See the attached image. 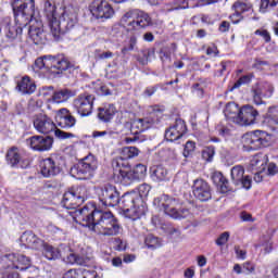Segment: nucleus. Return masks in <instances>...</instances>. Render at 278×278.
Listing matches in <instances>:
<instances>
[{
	"mask_svg": "<svg viewBox=\"0 0 278 278\" xmlns=\"http://www.w3.org/2000/svg\"><path fill=\"white\" fill-rule=\"evenodd\" d=\"M76 218L83 227H88L98 236H118L121 233V225L112 212H103L97 208L90 211L88 206L78 208L75 212Z\"/></svg>",
	"mask_w": 278,
	"mask_h": 278,
	"instance_id": "f257e3e1",
	"label": "nucleus"
},
{
	"mask_svg": "<svg viewBox=\"0 0 278 278\" xmlns=\"http://www.w3.org/2000/svg\"><path fill=\"white\" fill-rule=\"evenodd\" d=\"M15 25L12 26V17L1 18V26L4 28L9 40H16L23 34V27L29 25L34 14H36V0H12L11 2Z\"/></svg>",
	"mask_w": 278,
	"mask_h": 278,
	"instance_id": "f03ea898",
	"label": "nucleus"
},
{
	"mask_svg": "<svg viewBox=\"0 0 278 278\" xmlns=\"http://www.w3.org/2000/svg\"><path fill=\"white\" fill-rule=\"evenodd\" d=\"M152 25L151 16L149 14L132 10L128 11L121 18V25H115L112 29L113 36H118V34H123L125 31V27L127 31H139V29H144V27H149Z\"/></svg>",
	"mask_w": 278,
	"mask_h": 278,
	"instance_id": "7ed1b4c3",
	"label": "nucleus"
},
{
	"mask_svg": "<svg viewBox=\"0 0 278 278\" xmlns=\"http://www.w3.org/2000/svg\"><path fill=\"white\" fill-rule=\"evenodd\" d=\"M71 68V62L64 58V55H45L38 58L35 61V71H41L43 75L47 73H53L54 75H60V73H64V71H68Z\"/></svg>",
	"mask_w": 278,
	"mask_h": 278,
	"instance_id": "20e7f679",
	"label": "nucleus"
},
{
	"mask_svg": "<svg viewBox=\"0 0 278 278\" xmlns=\"http://www.w3.org/2000/svg\"><path fill=\"white\" fill-rule=\"evenodd\" d=\"M153 203L154 205H156V207L163 210L165 214H167V216H170V218L181 220V218L192 217V213H190V210L186 207L177 208L179 207V205H181V202L177 198H170L166 194H163L155 198Z\"/></svg>",
	"mask_w": 278,
	"mask_h": 278,
	"instance_id": "39448f33",
	"label": "nucleus"
},
{
	"mask_svg": "<svg viewBox=\"0 0 278 278\" xmlns=\"http://www.w3.org/2000/svg\"><path fill=\"white\" fill-rule=\"evenodd\" d=\"M33 125L38 134L47 135L51 134V131H54V136L59 140H68V138H75L73 132H66L58 129V127H55V123H53V119L43 113L36 114L33 117Z\"/></svg>",
	"mask_w": 278,
	"mask_h": 278,
	"instance_id": "423d86ee",
	"label": "nucleus"
},
{
	"mask_svg": "<svg viewBox=\"0 0 278 278\" xmlns=\"http://www.w3.org/2000/svg\"><path fill=\"white\" fill-rule=\"evenodd\" d=\"M77 23V13L75 11H65L60 20H52L50 22V34L54 40H62V36L66 31H71Z\"/></svg>",
	"mask_w": 278,
	"mask_h": 278,
	"instance_id": "0eeeda50",
	"label": "nucleus"
},
{
	"mask_svg": "<svg viewBox=\"0 0 278 278\" xmlns=\"http://www.w3.org/2000/svg\"><path fill=\"white\" fill-rule=\"evenodd\" d=\"M121 201L124 213L131 220H138V218L144 216V204H142L143 201L137 193H126L122 197Z\"/></svg>",
	"mask_w": 278,
	"mask_h": 278,
	"instance_id": "6e6552de",
	"label": "nucleus"
},
{
	"mask_svg": "<svg viewBox=\"0 0 278 278\" xmlns=\"http://www.w3.org/2000/svg\"><path fill=\"white\" fill-rule=\"evenodd\" d=\"M97 168V159L94 155L89 154L71 168V174L77 179H90V177L94 176Z\"/></svg>",
	"mask_w": 278,
	"mask_h": 278,
	"instance_id": "1a4fd4ad",
	"label": "nucleus"
},
{
	"mask_svg": "<svg viewBox=\"0 0 278 278\" xmlns=\"http://www.w3.org/2000/svg\"><path fill=\"white\" fill-rule=\"evenodd\" d=\"M271 140L270 134L264 130H254L243 136V147L251 151H257V149L270 147Z\"/></svg>",
	"mask_w": 278,
	"mask_h": 278,
	"instance_id": "9d476101",
	"label": "nucleus"
},
{
	"mask_svg": "<svg viewBox=\"0 0 278 278\" xmlns=\"http://www.w3.org/2000/svg\"><path fill=\"white\" fill-rule=\"evenodd\" d=\"M88 191L85 186H74L63 195V207L75 210L86 201Z\"/></svg>",
	"mask_w": 278,
	"mask_h": 278,
	"instance_id": "9b49d317",
	"label": "nucleus"
},
{
	"mask_svg": "<svg viewBox=\"0 0 278 278\" xmlns=\"http://www.w3.org/2000/svg\"><path fill=\"white\" fill-rule=\"evenodd\" d=\"M1 263L4 264V268L11 270H27L31 267V258L21 253H11L2 257Z\"/></svg>",
	"mask_w": 278,
	"mask_h": 278,
	"instance_id": "f8f14e48",
	"label": "nucleus"
},
{
	"mask_svg": "<svg viewBox=\"0 0 278 278\" xmlns=\"http://www.w3.org/2000/svg\"><path fill=\"white\" fill-rule=\"evenodd\" d=\"M73 108L79 116H90L94 110V96L88 92L78 94L73 101Z\"/></svg>",
	"mask_w": 278,
	"mask_h": 278,
	"instance_id": "ddd939ff",
	"label": "nucleus"
},
{
	"mask_svg": "<svg viewBox=\"0 0 278 278\" xmlns=\"http://www.w3.org/2000/svg\"><path fill=\"white\" fill-rule=\"evenodd\" d=\"M99 201L102 202V205L105 207H115L121 203V194L116 187L112 185H104L102 188L98 189Z\"/></svg>",
	"mask_w": 278,
	"mask_h": 278,
	"instance_id": "4468645a",
	"label": "nucleus"
},
{
	"mask_svg": "<svg viewBox=\"0 0 278 278\" xmlns=\"http://www.w3.org/2000/svg\"><path fill=\"white\" fill-rule=\"evenodd\" d=\"M89 12L94 18H112L114 16V9L106 0H93L89 4Z\"/></svg>",
	"mask_w": 278,
	"mask_h": 278,
	"instance_id": "2eb2a0df",
	"label": "nucleus"
},
{
	"mask_svg": "<svg viewBox=\"0 0 278 278\" xmlns=\"http://www.w3.org/2000/svg\"><path fill=\"white\" fill-rule=\"evenodd\" d=\"M153 123L154 121L151 117L134 119L130 125V134H132L135 137H126L125 142L127 144L136 142V140H138V134H142V131L151 129V127H153Z\"/></svg>",
	"mask_w": 278,
	"mask_h": 278,
	"instance_id": "dca6fc26",
	"label": "nucleus"
},
{
	"mask_svg": "<svg viewBox=\"0 0 278 278\" xmlns=\"http://www.w3.org/2000/svg\"><path fill=\"white\" fill-rule=\"evenodd\" d=\"M61 157L50 156L45 159L40 163V173L42 177H55L62 173V167L60 166Z\"/></svg>",
	"mask_w": 278,
	"mask_h": 278,
	"instance_id": "f3484780",
	"label": "nucleus"
},
{
	"mask_svg": "<svg viewBox=\"0 0 278 278\" xmlns=\"http://www.w3.org/2000/svg\"><path fill=\"white\" fill-rule=\"evenodd\" d=\"M187 131L188 126H186V122L181 118H177L175 123L165 130V139L168 140V142H175V140L184 138Z\"/></svg>",
	"mask_w": 278,
	"mask_h": 278,
	"instance_id": "a211bd4d",
	"label": "nucleus"
},
{
	"mask_svg": "<svg viewBox=\"0 0 278 278\" xmlns=\"http://www.w3.org/2000/svg\"><path fill=\"white\" fill-rule=\"evenodd\" d=\"M231 181L235 186H240L245 190H251V184L253 180L250 176L244 175V167L242 165H236L230 170Z\"/></svg>",
	"mask_w": 278,
	"mask_h": 278,
	"instance_id": "6ab92c4d",
	"label": "nucleus"
},
{
	"mask_svg": "<svg viewBox=\"0 0 278 278\" xmlns=\"http://www.w3.org/2000/svg\"><path fill=\"white\" fill-rule=\"evenodd\" d=\"M29 29H28V36L33 40L35 45H42L45 42L46 36H45V29L42 28V21L30 17Z\"/></svg>",
	"mask_w": 278,
	"mask_h": 278,
	"instance_id": "aec40b11",
	"label": "nucleus"
},
{
	"mask_svg": "<svg viewBox=\"0 0 278 278\" xmlns=\"http://www.w3.org/2000/svg\"><path fill=\"white\" fill-rule=\"evenodd\" d=\"M193 197L198 199V201H210L212 199V189L210 188V184L203 179H195L192 186Z\"/></svg>",
	"mask_w": 278,
	"mask_h": 278,
	"instance_id": "412c9836",
	"label": "nucleus"
},
{
	"mask_svg": "<svg viewBox=\"0 0 278 278\" xmlns=\"http://www.w3.org/2000/svg\"><path fill=\"white\" fill-rule=\"evenodd\" d=\"M273 92H275V87L270 83H264L252 89L253 102L255 105H262L264 103L263 99H270Z\"/></svg>",
	"mask_w": 278,
	"mask_h": 278,
	"instance_id": "4be33fe9",
	"label": "nucleus"
},
{
	"mask_svg": "<svg viewBox=\"0 0 278 278\" xmlns=\"http://www.w3.org/2000/svg\"><path fill=\"white\" fill-rule=\"evenodd\" d=\"M27 143L33 151H50V149L53 147V138L49 136L45 137L36 135L27 139Z\"/></svg>",
	"mask_w": 278,
	"mask_h": 278,
	"instance_id": "5701e85b",
	"label": "nucleus"
},
{
	"mask_svg": "<svg viewBox=\"0 0 278 278\" xmlns=\"http://www.w3.org/2000/svg\"><path fill=\"white\" fill-rule=\"evenodd\" d=\"M257 116H260V113L257 112V110H255V108L251 105H244L240 109L238 125H241V126L255 125V121H257Z\"/></svg>",
	"mask_w": 278,
	"mask_h": 278,
	"instance_id": "b1692460",
	"label": "nucleus"
},
{
	"mask_svg": "<svg viewBox=\"0 0 278 278\" xmlns=\"http://www.w3.org/2000/svg\"><path fill=\"white\" fill-rule=\"evenodd\" d=\"M56 123L62 129H71V127H75L77 119L68 113V110L62 109L61 114L56 116Z\"/></svg>",
	"mask_w": 278,
	"mask_h": 278,
	"instance_id": "393cba45",
	"label": "nucleus"
},
{
	"mask_svg": "<svg viewBox=\"0 0 278 278\" xmlns=\"http://www.w3.org/2000/svg\"><path fill=\"white\" fill-rule=\"evenodd\" d=\"M15 88L21 94H34L36 92V83L29 76H23L17 80Z\"/></svg>",
	"mask_w": 278,
	"mask_h": 278,
	"instance_id": "a878e982",
	"label": "nucleus"
},
{
	"mask_svg": "<svg viewBox=\"0 0 278 278\" xmlns=\"http://www.w3.org/2000/svg\"><path fill=\"white\" fill-rule=\"evenodd\" d=\"M116 114V106L114 104H103L98 108V118L102 123H110Z\"/></svg>",
	"mask_w": 278,
	"mask_h": 278,
	"instance_id": "bb28decb",
	"label": "nucleus"
},
{
	"mask_svg": "<svg viewBox=\"0 0 278 278\" xmlns=\"http://www.w3.org/2000/svg\"><path fill=\"white\" fill-rule=\"evenodd\" d=\"M266 164H268V155L264 153H257L250 160V168L251 170H266Z\"/></svg>",
	"mask_w": 278,
	"mask_h": 278,
	"instance_id": "cd10ccee",
	"label": "nucleus"
},
{
	"mask_svg": "<svg viewBox=\"0 0 278 278\" xmlns=\"http://www.w3.org/2000/svg\"><path fill=\"white\" fill-rule=\"evenodd\" d=\"M113 179L116 184H122V186H129L131 181L136 180L132 170H125L114 174Z\"/></svg>",
	"mask_w": 278,
	"mask_h": 278,
	"instance_id": "c85d7f7f",
	"label": "nucleus"
},
{
	"mask_svg": "<svg viewBox=\"0 0 278 278\" xmlns=\"http://www.w3.org/2000/svg\"><path fill=\"white\" fill-rule=\"evenodd\" d=\"M7 163L9 166H12V168L18 166L21 164V161L23 160V155L21 154V151L18 148L13 147L7 152Z\"/></svg>",
	"mask_w": 278,
	"mask_h": 278,
	"instance_id": "c756f323",
	"label": "nucleus"
},
{
	"mask_svg": "<svg viewBox=\"0 0 278 278\" xmlns=\"http://www.w3.org/2000/svg\"><path fill=\"white\" fill-rule=\"evenodd\" d=\"M224 114L226 118H228V121H232V123H236L238 125V118H240V108L238 106V104L229 102L226 105Z\"/></svg>",
	"mask_w": 278,
	"mask_h": 278,
	"instance_id": "7c9ffc66",
	"label": "nucleus"
},
{
	"mask_svg": "<svg viewBox=\"0 0 278 278\" xmlns=\"http://www.w3.org/2000/svg\"><path fill=\"white\" fill-rule=\"evenodd\" d=\"M42 255L46 260L50 262H54L55 260H60L62 257V253L60 252L59 248H55L46 242V245L42 248Z\"/></svg>",
	"mask_w": 278,
	"mask_h": 278,
	"instance_id": "2f4dec72",
	"label": "nucleus"
},
{
	"mask_svg": "<svg viewBox=\"0 0 278 278\" xmlns=\"http://www.w3.org/2000/svg\"><path fill=\"white\" fill-rule=\"evenodd\" d=\"M112 168H113V177L117 175V173H122L125 168H129V161L125 159L122 154L121 156H116L112 160Z\"/></svg>",
	"mask_w": 278,
	"mask_h": 278,
	"instance_id": "473e14b6",
	"label": "nucleus"
},
{
	"mask_svg": "<svg viewBox=\"0 0 278 278\" xmlns=\"http://www.w3.org/2000/svg\"><path fill=\"white\" fill-rule=\"evenodd\" d=\"M264 123L271 127L274 131H278V109L277 108H269Z\"/></svg>",
	"mask_w": 278,
	"mask_h": 278,
	"instance_id": "72a5a7b5",
	"label": "nucleus"
},
{
	"mask_svg": "<svg viewBox=\"0 0 278 278\" xmlns=\"http://www.w3.org/2000/svg\"><path fill=\"white\" fill-rule=\"evenodd\" d=\"M166 175H168V170L162 165L151 168V177L153 181H164V179H166Z\"/></svg>",
	"mask_w": 278,
	"mask_h": 278,
	"instance_id": "f704fd0d",
	"label": "nucleus"
},
{
	"mask_svg": "<svg viewBox=\"0 0 278 278\" xmlns=\"http://www.w3.org/2000/svg\"><path fill=\"white\" fill-rule=\"evenodd\" d=\"M71 97H72L71 90L63 89V90L54 91L52 96V101L53 103H64L68 101Z\"/></svg>",
	"mask_w": 278,
	"mask_h": 278,
	"instance_id": "c9c22d12",
	"label": "nucleus"
},
{
	"mask_svg": "<svg viewBox=\"0 0 278 278\" xmlns=\"http://www.w3.org/2000/svg\"><path fill=\"white\" fill-rule=\"evenodd\" d=\"M232 10H238L241 14H244L247 12H253V3L251 1H236L232 7Z\"/></svg>",
	"mask_w": 278,
	"mask_h": 278,
	"instance_id": "e433bc0d",
	"label": "nucleus"
},
{
	"mask_svg": "<svg viewBox=\"0 0 278 278\" xmlns=\"http://www.w3.org/2000/svg\"><path fill=\"white\" fill-rule=\"evenodd\" d=\"M65 262L67 264H77L78 266H89V262L90 260L88 258H85L83 256H78L76 255L75 253H70L67 256H66V260Z\"/></svg>",
	"mask_w": 278,
	"mask_h": 278,
	"instance_id": "4c0bfd02",
	"label": "nucleus"
},
{
	"mask_svg": "<svg viewBox=\"0 0 278 278\" xmlns=\"http://www.w3.org/2000/svg\"><path fill=\"white\" fill-rule=\"evenodd\" d=\"M144 244L148 249L155 251V249H160V247H162V240L153 235H148L144 239Z\"/></svg>",
	"mask_w": 278,
	"mask_h": 278,
	"instance_id": "58836bf2",
	"label": "nucleus"
},
{
	"mask_svg": "<svg viewBox=\"0 0 278 278\" xmlns=\"http://www.w3.org/2000/svg\"><path fill=\"white\" fill-rule=\"evenodd\" d=\"M45 13L49 21V27H51V21H58V17L55 16V5L51 3V1H46Z\"/></svg>",
	"mask_w": 278,
	"mask_h": 278,
	"instance_id": "ea45409f",
	"label": "nucleus"
},
{
	"mask_svg": "<svg viewBox=\"0 0 278 278\" xmlns=\"http://www.w3.org/2000/svg\"><path fill=\"white\" fill-rule=\"evenodd\" d=\"M214 181H217V186H219L220 191L223 193L229 192V180L223 176V174H217L214 176Z\"/></svg>",
	"mask_w": 278,
	"mask_h": 278,
	"instance_id": "a19ab883",
	"label": "nucleus"
},
{
	"mask_svg": "<svg viewBox=\"0 0 278 278\" xmlns=\"http://www.w3.org/2000/svg\"><path fill=\"white\" fill-rule=\"evenodd\" d=\"M122 155L128 161L140 155V150L136 147H126L122 150Z\"/></svg>",
	"mask_w": 278,
	"mask_h": 278,
	"instance_id": "79ce46f5",
	"label": "nucleus"
},
{
	"mask_svg": "<svg viewBox=\"0 0 278 278\" xmlns=\"http://www.w3.org/2000/svg\"><path fill=\"white\" fill-rule=\"evenodd\" d=\"M132 170L135 179H144L147 177V166L142 164H137Z\"/></svg>",
	"mask_w": 278,
	"mask_h": 278,
	"instance_id": "37998d69",
	"label": "nucleus"
},
{
	"mask_svg": "<svg viewBox=\"0 0 278 278\" xmlns=\"http://www.w3.org/2000/svg\"><path fill=\"white\" fill-rule=\"evenodd\" d=\"M195 149H197V143L194 141L188 140L185 143V148H184V151H182L184 157H192V155L194 154Z\"/></svg>",
	"mask_w": 278,
	"mask_h": 278,
	"instance_id": "c03bdc74",
	"label": "nucleus"
},
{
	"mask_svg": "<svg viewBox=\"0 0 278 278\" xmlns=\"http://www.w3.org/2000/svg\"><path fill=\"white\" fill-rule=\"evenodd\" d=\"M36 237V235L31 231H25L22 236H21V242L22 244H24V247H26L27 249H29L31 247V243L34 242V238Z\"/></svg>",
	"mask_w": 278,
	"mask_h": 278,
	"instance_id": "a18cd8bd",
	"label": "nucleus"
},
{
	"mask_svg": "<svg viewBox=\"0 0 278 278\" xmlns=\"http://www.w3.org/2000/svg\"><path fill=\"white\" fill-rule=\"evenodd\" d=\"M214 155H216V148H214L213 146H208L202 151V157L206 162H212V160H214Z\"/></svg>",
	"mask_w": 278,
	"mask_h": 278,
	"instance_id": "49530a36",
	"label": "nucleus"
},
{
	"mask_svg": "<svg viewBox=\"0 0 278 278\" xmlns=\"http://www.w3.org/2000/svg\"><path fill=\"white\" fill-rule=\"evenodd\" d=\"M251 79H253V75H244L241 76L230 88L231 91L236 90V88H240V86H244V84H251Z\"/></svg>",
	"mask_w": 278,
	"mask_h": 278,
	"instance_id": "de8ad7c7",
	"label": "nucleus"
},
{
	"mask_svg": "<svg viewBox=\"0 0 278 278\" xmlns=\"http://www.w3.org/2000/svg\"><path fill=\"white\" fill-rule=\"evenodd\" d=\"M136 45H138V38H136V36H131L128 45L122 49L123 55H127L128 51H134V49H136Z\"/></svg>",
	"mask_w": 278,
	"mask_h": 278,
	"instance_id": "09e8293b",
	"label": "nucleus"
},
{
	"mask_svg": "<svg viewBox=\"0 0 278 278\" xmlns=\"http://www.w3.org/2000/svg\"><path fill=\"white\" fill-rule=\"evenodd\" d=\"M139 199H147L149 197V192H151V185L144 182L138 187Z\"/></svg>",
	"mask_w": 278,
	"mask_h": 278,
	"instance_id": "8fccbe9b",
	"label": "nucleus"
},
{
	"mask_svg": "<svg viewBox=\"0 0 278 278\" xmlns=\"http://www.w3.org/2000/svg\"><path fill=\"white\" fill-rule=\"evenodd\" d=\"M46 244L47 242H45V240L38 238V236L35 235L29 249H34L35 251H41Z\"/></svg>",
	"mask_w": 278,
	"mask_h": 278,
	"instance_id": "3c124183",
	"label": "nucleus"
},
{
	"mask_svg": "<svg viewBox=\"0 0 278 278\" xmlns=\"http://www.w3.org/2000/svg\"><path fill=\"white\" fill-rule=\"evenodd\" d=\"M278 0H261V12H266L269 8H277Z\"/></svg>",
	"mask_w": 278,
	"mask_h": 278,
	"instance_id": "603ef678",
	"label": "nucleus"
},
{
	"mask_svg": "<svg viewBox=\"0 0 278 278\" xmlns=\"http://www.w3.org/2000/svg\"><path fill=\"white\" fill-rule=\"evenodd\" d=\"M115 134L116 132L112 130H103V131L94 130L92 132V138H114Z\"/></svg>",
	"mask_w": 278,
	"mask_h": 278,
	"instance_id": "864d4df0",
	"label": "nucleus"
},
{
	"mask_svg": "<svg viewBox=\"0 0 278 278\" xmlns=\"http://www.w3.org/2000/svg\"><path fill=\"white\" fill-rule=\"evenodd\" d=\"M176 7L172 9H167V12H173V10H188L190 7L188 5V0H176L174 2Z\"/></svg>",
	"mask_w": 278,
	"mask_h": 278,
	"instance_id": "5fc2aeb1",
	"label": "nucleus"
},
{
	"mask_svg": "<svg viewBox=\"0 0 278 278\" xmlns=\"http://www.w3.org/2000/svg\"><path fill=\"white\" fill-rule=\"evenodd\" d=\"M77 270L79 273L78 278H97L96 271H90L86 268H78Z\"/></svg>",
	"mask_w": 278,
	"mask_h": 278,
	"instance_id": "6e6d98bb",
	"label": "nucleus"
},
{
	"mask_svg": "<svg viewBox=\"0 0 278 278\" xmlns=\"http://www.w3.org/2000/svg\"><path fill=\"white\" fill-rule=\"evenodd\" d=\"M242 268L245 275H252V273H255V265L251 262L243 263Z\"/></svg>",
	"mask_w": 278,
	"mask_h": 278,
	"instance_id": "4d7b16f0",
	"label": "nucleus"
},
{
	"mask_svg": "<svg viewBox=\"0 0 278 278\" xmlns=\"http://www.w3.org/2000/svg\"><path fill=\"white\" fill-rule=\"evenodd\" d=\"M229 240V232H223L216 240L217 247H223L224 244H227Z\"/></svg>",
	"mask_w": 278,
	"mask_h": 278,
	"instance_id": "13d9d810",
	"label": "nucleus"
},
{
	"mask_svg": "<svg viewBox=\"0 0 278 278\" xmlns=\"http://www.w3.org/2000/svg\"><path fill=\"white\" fill-rule=\"evenodd\" d=\"M235 13H232L229 18L232 23L238 24L240 21H242L243 16L238 10H233Z\"/></svg>",
	"mask_w": 278,
	"mask_h": 278,
	"instance_id": "bf43d9fd",
	"label": "nucleus"
},
{
	"mask_svg": "<svg viewBox=\"0 0 278 278\" xmlns=\"http://www.w3.org/2000/svg\"><path fill=\"white\" fill-rule=\"evenodd\" d=\"M97 93L100 97H108V94H112V92L110 91V88H108V86L102 85L97 89Z\"/></svg>",
	"mask_w": 278,
	"mask_h": 278,
	"instance_id": "052dcab7",
	"label": "nucleus"
},
{
	"mask_svg": "<svg viewBox=\"0 0 278 278\" xmlns=\"http://www.w3.org/2000/svg\"><path fill=\"white\" fill-rule=\"evenodd\" d=\"M255 35L256 36H261L262 38H264L265 42H270V33H268V30H255Z\"/></svg>",
	"mask_w": 278,
	"mask_h": 278,
	"instance_id": "680f3d73",
	"label": "nucleus"
},
{
	"mask_svg": "<svg viewBox=\"0 0 278 278\" xmlns=\"http://www.w3.org/2000/svg\"><path fill=\"white\" fill-rule=\"evenodd\" d=\"M159 88L160 87L157 85L146 88L143 91L144 97H153V94L157 92Z\"/></svg>",
	"mask_w": 278,
	"mask_h": 278,
	"instance_id": "e2e57ef3",
	"label": "nucleus"
},
{
	"mask_svg": "<svg viewBox=\"0 0 278 278\" xmlns=\"http://www.w3.org/2000/svg\"><path fill=\"white\" fill-rule=\"evenodd\" d=\"M167 233L174 238H179V236H181V230H179V228L168 227Z\"/></svg>",
	"mask_w": 278,
	"mask_h": 278,
	"instance_id": "0e129e2a",
	"label": "nucleus"
},
{
	"mask_svg": "<svg viewBox=\"0 0 278 278\" xmlns=\"http://www.w3.org/2000/svg\"><path fill=\"white\" fill-rule=\"evenodd\" d=\"M63 278H79L78 269H70L64 274Z\"/></svg>",
	"mask_w": 278,
	"mask_h": 278,
	"instance_id": "69168bd1",
	"label": "nucleus"
},
{
	"mask_svg": "<svg viewBox=\"0 0 278 278\" xmlns=\"http://www.w3.org/2000/svg\"><path fill=\"white\" fill-rule=\"evenodd\" d=\"M262 66H268V63L266 61H262L260 59H255L252 68H257L260 71V68H262Z\"/></svg>",
	"mask_w": 278,
	"mask_h": 278,
	"instance_id": "338daca9",
	"label": "nucleus"
},
{
	"mask_svg": "<svg viewBox=\"0 0 278 278\" xmlns=\"http://www.w3.org/2000/svg\"><path fill=\"white\" fill-rule=\"evenodd\" d=\"M267 173L268 175H277L278 173V167L275 163H269L268 167H267Z\"/></svg>",
	"mask_w": 278,
	"mask_h": 278,
	"instance_id": "774afa93",
	"label": "nucleus"
}]
</instances>
